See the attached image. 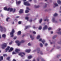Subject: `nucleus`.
Masks as SVG:
<instances>
[{
	"label": "nucleus",
	"mask_w": 61,
	"mask_h": 61,
	"mask_svg": "<svg viewBox=\"0 0 61 61\" xmlns=\"http://www.w3.org/2000/svg\"><path fill=\"white\" fill-rule=\"evenodd\" d=\"M15 42L16 43H18L17 45L18 46H19L21 43H23L25 42V41L22 40L21 42H19V41H15Z\"/></svg>",
	"instance_id": "nucleus-1"
},
{
	"label": "nucleus",
	"mask_w": 61,
	"mask_h": 61,
	"mask_svg": "<svg viewBox=\"0 0 61 61\" xmlns=\"http://www.w3.org/2000/svg\"><path fill=\"white\" fill-rule=\"evenodd\" d=\"M35 51H37V52L38 54V53H39L40 52V54H41V55H43V54L42 52L41 51H40V49H39V48H38L36 50L33 51V52H35Z\"/></svg>",
	"instance_id": "nucleus-2"
},
{
	"label": "nucleus",
	"mask_w": 61,
	"mask_h": 61,
	"mask_svg": "<svg viewBox=\"0 0 61 61\" xmlns=\"http://www.w3.org/2000/svg\"><path fill=\"white\" fill-rule=\"evenodd\" d=\"M15 32L14 29H13L11 31V32L10 33V35L11 36V37H13L14 36V33Z\"/></svg>",
	"instance_id": "nucleus-3"
},
{
	"label": "nucleus",
	"mask_w": 61,
	"mask_h": 61,
	"mask_svg": "<svg viewBox=\"0 0 61 61\" xmlns=\"http://www.w3.org/2000/svg\"><path fill=\"white\" fill-rule=\"evenodd\" d=\"M24 5H27V6H30V4H29V2L28 1H26L24 3Z\"/></svg>",
	"instance_id": "nucleus-4"
},
{
	"label": "nucleus",
	"mask_w": 61,
	"mask_h": 61,
	"mask_svg": "<svg viewBox=\"0 0 61 61\" xmlns=\"http://www.w3.org/2000/svg\"><path fill=\"white\" fill-rule=\"evenodd\" d=\"M6 46H7V44L6 43H4L2 45V49H4L5 47H6Z\"/></svg>",
	"instance_id": "nucleus-5"
},
{
	"label": "nucleus",
	"mask_w": 61,
	"mask_h": 61,
	"mask_svg": "<svg viewBox=\"0 0 61 61\" xmlns=\"http://www.w3.org/2000/svg\"><path fill=\"white\" fill-rule=\"evenodd\" d=\"M19 55H20V56L21 57H23L24 56V55H25V53L24 52H21L19 54Z\"/></svg>",
	"instance_id": "nucleus-6"
},
{
	"label": "nucleus",
	"mask_w": 61,
	"mask_h": 61,
	"mask_svg": "<svg viewBox=\"0 0 61 61\" xmlns=\"http://www.w3.org/2000/svg\"><path fill=\"white\" fill-rule=\"evenodd\" d=\"M58 32H57V34H60V35H61V31H60L61 30V29L60 28H59L58 29Z\"/></svg>",
	"instance_id": "nucleus-7"
},
{
	"label": "nucleus",
	"mask_w": 61,
	"mask_h": 61,
	"mask_svg": "<svg viewBox=\"0 0 61 61\" xmlns=\"http://www.w3.org/2000/svg\"><path fill=\"white\" fill-rule=\"evenodd\" d=\"M10 10V12H12L13 11V9L12 8H11L10 7L8 8H7V11H9Z\"/></svg>",
	"instance_id": "nucleus-8"
},
{
	"label": "nucleus",
	"mask_w": 61,
	"mask_h": 61,
	"mask_svg": "<svg viewBox=\"0 0 61 61\" xmlns=\"http://www.w3.org/2000/svg\"><path fill=\"white\" fill-rule=\"evenodd\" d=\"M23 10L22 9H20L19 11V12L20 14H22V13H23Z\"/></svg>",
	"instance_id": "nucleus-9"
},
{
	"label": "nucleus",
	"mask_w": 61,
	"mask_h": 61,
	"mask_svg": "<svg viewBox=\"0 0 61 61\" xmlns=\"http://www.w3.org/2000/svg\"><path fill=\"white\" fill-rule=\"evenodd\" d=\"M0 28H1V32H2V31H4V28L5 29V27H2V26H0Z\"/></svg>",
	"instance_id": "nucleus-10"
},
{
	"label": "nucleus",
	"mask_w": 61,
	"mask_h": 61,
	"mask_svg": "<svg viewBox=\"0 0 61 61\" xmlns=\"http://www.w3.org/2000/svg\"><path fill=\"white\" fill-rule=\"evenodd\" d=\"M47 29V25H45L44 27H43V30H45V29Z\"/></svg>",
	"instance_id": "nucleus-11"
},
{
	"label": "nucleus",
	"mask_w": 61,
	"mask_h": 61,
	"mask_svg": "<svg viewBox=\"0 0 61 61\" xmlns=\"http://www.w3.org/2000/svg\"><path fill=\"white\" fill-rule=\"evenodd\" d=\"M31 51V50L30 49H27L25 51V52L27 53H29Z\"/></svg>",
	"instance_id": "nucleus-12"
},
{
	"label": "nucleus",
	"mask_w": 61,
	"mask_h": 61,
	"mask_svg": "<svg viewBox=\"0 0 61 61\" xmlns=\"http://www.w3.org/2000/svg\"><path fill=\"white\" fill-rule=\"evenodd\" d=\"M10 48V47L8 46L7 47V48L5 49L6 52Z\"/></svg>",
	"instance_id": "nucleus-13"
},
{
	"label": "nucleus",
	"mask_w": 61,
	"mask_h": 61,
	"mask_svg": "<svg viewBox=\"0 0 61 61\" xmlns=\"http://www.w3.org/2000/svg\"><path fill=\"white\" fill-rule=\"evenodd\" d=\"M20 51V49H16L15 50V52H17V53H18V52Z\"/></svg>",
	"instance_id": "nucleus-14"
},
{
	"label": "nucleus",
	"mask_w": 61,
	"mask_h": 61,
	"mask_svg": "<svg viewBox=\"0 0 61 61\" xmlns=\"http://www.w3.org/2000/svg\"><path fill=\"white\" fill-rule=\"evenodd\" d=\"M21 31H18L17 33V35H20L21 34Z\"/></svg>",
	"instance_id": "nucleus-15"
},
{
	"label": "nucleus",
	"mask_w": 61,
	"mask_h": 61,
	"mask_svg": "<svg viewBox=\"0 0 61 61\" xmlns=\"http://www.w3.org/2000/svg\"><path fill=\"white\" fill-rule=\"evenodd\" d=\"M13 48H10V50H9V52H11V51H12L13 50Z\"/></svg>",
	"instance_id": "nucleus-16"
},
{
	"label": "nucleus",
	"mask_w": 61,
	"mask_h": 61,
	"mask_svg": "<svg viewBox=\"0 0 61 61\" xmlns=\"http://www.w3.org/2000/svg\"><path fill=\"white\" fill-rule=\"evenodd\" d=\"M30 37L32 40H33L34 39V37H33V36H32V35H30Z\"/></svg>",
	"instance_id": "nucleus-17"
},
{
	"label": "nucleus",
	"mask_w": 61,
	"mask_h": 61,
	"mask_svg": "<svg viewBox=\"0 0 61 61\" xmlns=\"http://www.w3.org/2000/svg\"><path fill=\"white\" fill-rule=\"evenodd\" d=\"M52 20L53 22H55V23H56L57 21H56L55 19V18H52Z\"/></svg>",
	"instance_id": "nucleus-18"
},
{
	"label": "nucleus",
	"mask_w": 61,
	"mask_h": 61,
	"mask_svg": "<svg viewBox=\"0 0 61 61\" xmlns=\"http://www.w3.org/2000/svg\"><path fill=\"white\" fill-rule=\"evenodd\" d=\"M16 3L17 4H19L21 3V1H19L18 2H17V1H16Z\"/></svg>",
	"instance_id": "nucleus-19"
},
{
	"label": "nucleus",
	"mask_w": 61,
	"mask_h": 61,
	"mask_svg": "<svg viewBox=\"0 0 61 61\" xmlns=\"http://www.w3.org/2000/svg\"><path fill=\"white\" fill-rule=\"evenodd\" d=\"M35 8H38L39 7V5H38L37 6H36V5H35L34 6Z\"/></svg>",
	"instance_id": "nucleus-20"
},
{
	"label": "nucleus",
	"mask_w": 61,
	"mask_h": 61,
	"mask_svg": "<svg viewBox=\"0 0 61 61\" xmlns=\"http://www.w3.org/2000/svg\"><path fill=\"white\" fill-rule=\"evenodd\" d=\"M41 42L43 44H44V43H45V42H46V41H45V40H43L42 41H41Z\"/></svg>",
	"instance_id": "nucleus-21"
},
{
	"label": "nucleus",
	"mask_w": 61,
	"mask_h": 61,
	"mask_svg": "<svg viewBox=\"0 0 61 61\" xmlns=\"http://www.w3.org/2000/svg\"><path fill=\"white\" fill-rule=\"evenodd\" d=\"M31 57H32V56H28V59H30Z\"/></svg>",
	"instance_id": "nucleus-22"
},
{
	"label": "nucleus",
	"mask_w": 61,
	"mask_h": 61,
	"mask_svg": "<svg viewBox=\"0 0 61 61\" xmlns=\"http://www.w3.org/2000/svg\"><path fill=\"white\" fill-rule=\"evenodd\" d=\"M42 26H40L39 27L38 29H39V30H41V29H42Z\"/></svg>",
	"instance_id": "nucleus-23"
},
{
	"label": "nucleus",
	"mask_w": 61,
	"mask_h": 61,
	"mask_svg": "<svg viewBox=\"0 0 61 61\" xmlns=\"http://www.w3.org/2000/svg\"><path fill=\"white\" fill-rule=\"evenodd\" d=\"M54 5L55 6H58V4L56 3H55L54 4Z\"/></svg>",
	"instance_id": "nucleus-24"
},
{
	"label": "nucleus",
	"mask_w": 61,
	"mask_h": 61,
	"mask_svg": "<svg viewBox=\"0 0 61 61\" xmlns=\"http://www.w3.org/2000/svg\"><path fill=\"white\" fill-rule=\"evenodd\" d=\"M57 37V35H55L53 37V39H54L55 38H56Z\"/></svg>",
	"instance_id": "nucleus-25"
},
{
	"label": "nucleus",
	"mask_w": 61,
	"mask_h": 61,
	"mask_svg": "<svg viewBox=\"0 0 61 61\" xmlns=\"http://www.w3.org/2000/svg\"><path fill=\"white\" fill-rule=\"evenodd\" d=\"M4 10H5V11H6V10H7V8L6 7H5L4 8Z\"/></svg>",
	"instance_id": "nucleus-26"
},
{
	"label": "nucleus",
	"mask_w": 61,
	"mask_h": 61,
	"mask_svg": "<svg viewBox=\"0 0 61 61\" xmlns=\"http://www.w3.org/2000/svg\"><path fill=\"white\" fill-rule=\"evenodd\" d=\"M57 2L59 4H61V2L60 0H58Z\"/></svg>",
	"instance_id": "nucleus-27"
},
{
	"label": "nucleus",
	"mask_w": 61,
	"mask_h": 61,
	"mask_svg": "<svg viewBox=\"0 0 61 61\" xmlns=\"http://www.w3.org/2000/svg\"><path fill=\"white\" fill-rule=\"evenodd\" d=\"M40 37V35H38L37 36V39H39Z\"/></svg>",
	"instance_id": "nucleus-28"
},
{
	"label": "nucleus",
	"mask_w": 61,
	"mask_h": 61,
	"mask_svg": "<svg viewBox=\"0 0 61 61\" xmlns=\"http://www.w3.org/2000/svg\"><path fill=\"white\" fill-rule=\"evenodd\" d=\"M53 16H57V14L55 13L53 15Z\"/></svg>",
	"instance_id": "nucleus-29"
},
{
	"label": "nucleus",
	"mask_w": 61,
	"mask_h": 61,
	"mask_svg": "<svg viewBox=\"0 0 61 61\" xmlns=\"http://www.w3.org/2000/svg\"><path fill=\"white\" fill-rule=\"evenodd\" d=\"M40 46H41V47H43V44H42L41 43H40Z\"/></svg>",
	"instance_id": "nucleus-30"
},
{
	"label": "nucleus",
	"mask_w": 61,
	"mask_h": 61,
	"mask_svg": "<svg viewBox=\"0 0 61 61\" xmlns=\"http://www.w3.org/2000/svg\"><path fill=\"white\" fill-rule=\"evenodd\" d=\"M2 36L3 37H5V34H3L2 35Z\"/></svg>",
	"instance_id": "nucleus-31"
},
{
	"label": "nucleus",
	"mask_w": 61,
	"mask_h": 61,
	"mask_svg": "<svg viewBox=\"0 0 61 61\" xmlns=\"http://www.w3.org/2000/svg\"><path fill=\"white\" fill-rule=\"evenodd\" d=\"M29 18L28 17H25V19L27 20V21H28V19Z\"/></svg>",
	"instance_id": "nucleus-32"
},
{
	"label": "nucleus",
	"mask_w": 61,
	"mask_h": 61,
	"mask_svg": "<svg viewBox=\"0 0 61 61\" xmlns=\"http://www.w3.org/2000/svg\"><path fill=\"white\" fill-rule=\"evenodd\" d=\"M9 19H10V18H9V17H8L6 18V21H7V22H8V20Z\"/></svg>",
	"instance_id": "nucleus-33"
},
{
	"label": "nucleus",
	"mask_w": 61,
	"mask_h": 61,
	"mask_svg": "<svg viewBox=\"0 0 61 61\" xmlns=\"http://www.w3.org/2000/svg\"><path fill=\"white\" fill-rule=\"evenodd\" d=\"M42 21V19H41L39 21V23L40 24H41V22Z\"/></svg>",
	"instance_id": "nucleus-34"
},
{
	"label": "nucleus",
	"mask_w": 61,
	"mask_h": 61,
	"mask_svg": "<svg viewBox=\"0 0 61 61\" xmlns=\"http://www.w3.org/2000/svg\"><path fill=\"white\" fill-rule=\"evenodd\" d=\"M29 12V11L27 10H26L25 11V13H28Z\"/></svg>",
	"instance_id": "nucleus-35"
},
{
	"label": "nucleus",
	"mask_w": 61,
	"mask_h": 61,
	"mask_svg": "<svg viewBox=\"0 0 61 61\" xmlns=\"http://www.w3.org/2000/svg\"><path fill=\"white\" fill-rule=\"evenodd\" d=\"M0 59L3 60V56H1L0 57Z\"/></svg>",
	"instance_id": "nucleus-36"
},
{
	"label": "nucleus",
	"mask_w": 61,
	"mask_h": 61,
	"mask_svg": "<svg viewBox=\"0 0 61 61\" xmlns=\"http://www.w3.org/2000/svg\"><path fill=\"white\" fill-rule=\"evenodd\" d=\"M10 57H8L7 58V60H9V59H10Z\"/></svg>",
	"instance_id": "nucleus-37"
},
{
	"label": "nucleus",
	"mask_w": 61,
	"mask_h": 61,
	"mask_svg": "<svg viewBox=\"0 0 61 61\" xmlns=\"http://www.w3.org/2000/svg\"><path fill=\"white\" fill-rule=\"evenodd\" d=\"M3 56H7V54H4L3 55Z\"/></svg>",
	"instance_id": "nucleus-38"
},
{
	"label": "nucleus",
	"mask_w": 61,
	"mask_h": 61,
	"mask_svg": "<svg viewBox=\"0 0 61 61\" xmlns=\"http://www.w3.org/2000/svg\"><path fill=\"white\" fill-rule=\"evenodd\" d=\"M45 6L44 7V8H45L47 6V4H45Z\"/></svg>",
	"instance_id": "nucleus-39"
},
{
	"label": "nucleus",
	"mask_w": 61,
	"mask_h": 61,
	"mask_svg": "<svg viewBox=\"0 0 61 61\" xmlns=\"http://www.w3.org/2000/svg\"><path fill=\"white\" fill-rule=\"evenodd\" d=\"M18 24H21V22L20 21H19L18 22Z\"/></svg>",
	"instance_id": "nucleus-40"
},
{
	"label": "nucleus",
	"mask_w": 61,
	"mask_h": 61,
	"mask_svg": "<svg viewBox=\"0 0 61 61\" xmlns=\"http://www.w3.org/2000/svg\"><path fill=\"white\" fill-rule=\"evenodd\" d=\"M40 58L38 57V58L37 59V61H39V59H40Z\"/></svg>",
	"instance_id": "nucleus-41"
},
{
	"label": "nucleus",
	"mask_w": 61,
	"mask_h": 61,
	"mask_svg": "<svg viewBox=\"0 0 61 61\" xmlns=\"http://www.w3.org/2000/svg\"><path fill=\"white\" fill-rule=\"evenodd\" d=\"M13 10V13H14V12L15 11V9Z\"/></svg>",
	"instance_id": "nucleus-42"
},
{
	"label": "nucleus",
	"mask_w": 61,
	"mask_h": 61,
	"mask_svg": "<svg viewBox=\"0 0 61 61\" xmlns=\"http://www.w3.org/2000/svg\"><path fill=\"white\" fill-rule=\"evenodd\" d=\"M28 46H31V44L30 43H29L28 44Z\"/></svg>",
	"instance_id": "nucleus-43"
},
{
	"label": "nucleus",
	"mask_w": 61,
	"mask_h": 61,
	"mask_svg": "<svg viewBox=\"0 0 61 61\" xmlns=\"http://www.w3.org/2000/svg\"><path fill=\"white\" fill-rule=\"evenodd\" d=\"M52 29V28H51V27H49L48 28V30H51V29Z\"/></svg>",
	"instance_id": "nucleus-44"
},
{
	"label": "nucleus",
	"mask_w": 61,
	"mask_h": 61,
	"mask_svg": "<svg viewBox=\"0 0 61 61\" xmlns=\"http://www.w3.org/2000/svg\"><path fill=\"white\" fill-rule=\"evenodd\" d=\"M16 53H15V52H13L12 53V54L13 55H14V54H15Z\"/></svg>",
	"instance_id": "nucleus-45"
},
{
	"label": "nucleus",
	"mask_w": 61,
	"mask_h": 61,
	"mask_svg": "<svg viewBox=\"0 0 61 61\" xmlns=\"http://www.w3.org/2000/svg\"><path fill=\"white\" fill-rule=\"evenodd\" d=\"M28 28V26H26L25 27V29H27V28Z\"/></svg>",
	"instance_id": "nucleus-46"
},
{
	"label": "nucleus",
	"mask_w": 61,
	"mask_h": 61,
	"mask_svg": "<svg viewBox=\"0 0 61 61\" xmlns=\"http://www.w3.org/2000/svg\"><path fill=\"white\" fill-rule=\"evenodd\" d=\"M33 33L34 34H36V32L35 31H34L33 32Z\"/></svg>",
	"instance_id": "nucleus-47"
},
{
	"label": "nucleus",
	"mask_w": 61,
	"mask_h": 61,
	"mask_svg": "<svg viewBox=\"0 0 61 61\" xmlns=\"http://www.w3.org/2000/svg\"><path fill=\"white\" fill-rule=\"evenodd\" d=\"M12 44V42L11 41L9 43V45H11Z\"/></svg>",
	"instance_id": "nucleus-48"
},
{
	"label": "nucleus",
	"mask_w": 61,
	"mask_h": 61,
	"mask_svg": "<svg viewBox=\"0 0 61 61\" xmlns=\"http://www.w3.org/2000/svg\"><path fill=\"white\" fill-rule=\"evenodd\" d=\"M26 9L27 10H30V9L29 8H28V7H27L26 8Z\"/></svg>",
	"instance_id": "nucleus-49"
},
{
	"label": "nucleus",
	"mask_w": 61,
	"mask_h": 61,
	"mask_svg": "<svg viewBox=\"0 0 61 61\" xmlns=\"http://www.w3.org/2000/svg\"><path fill=\"white\" fill-rule=\"evenodd\" d=\"M30 22H31H31H32V19L30 20Z\"/></svg>",
	"instance_id": "nucleus-50"
},
{
	"label": "nucleus",
	"mask_w": 61,
	"mask_h": 61,
	"mask_svg": "<svg viewBox=\"0 0 61 61\" xmlns=\"http://www.w3.org/2000/svg\"><path fill=\"white\" fill-rule=\"evenodd\" d=\"M16 39V37H15L14 38V39Z\"/></svg>",
	"instance_id": "nucleus-51"
},
{
	"label": "nucleus",
	"mask_w": 61,
	"mask_h": 61,
	"mask_svg": "<svg viewBox=\"0 0 61 61\" xmlns=\"http://www.w3.org/2000/svg\"><path fill=\"white\" fill-rule=\"evenodd\" d=\"M59 56H60V55H59L57 56V57H58V58L59 57Z\"/></svg>",
	"instance_id": "nucleus-52"
},
{
	"label": "nucleus",
	"mask_w": 61,
	"mask_h": 61,
	"mask_svg": "<svg viewBox=\"0 0 61 61\" xmlns=\"http://www.w3.org/2000/svg\"><path fill=\"white\" fill-rule=\"evenodd\" d=\"M19 16H17L16 17V18H19Z\"/></svg>",
	"instance_id": "nucleus-53"
},
{
	"label": "nucleus",
	"mask_w": 61,
	"mask_h": 61,
	"mask_svg": "<svg viewBox=\"0 0 61 61\" xmlns=\"http://www.w3.org/2000/svg\"><path fill=\"white\" fill-rule=\"evenodd\" d=\"M41 40H42V39L41 38L39 40V41H41Z\"/></svg>",
	"instance_id": "nucleus-54"
},
{
	"label": "nucleus",
	"mask_w": 61,
	"mask_h": 61,
	"mask_svg": "<svg viewBox=\"0 0 61 61\" xmlns=\"http://www.w3.org/2000/svg\"><path fill=\"white\" fill-rule=\"evenodd\" d=\"M13 61H16V60L14 59H13Z\"/></svg>",
	"instance_id": "nucleus-55"
},
{
	"label": "nucleus",
	"mask_w": 61,
	"mask_h": 61,
	"mask_svg": "<svg viewBox=\"0 0 61 61\" xmlns=\"http://www.w3.org/2000/svg\"><path fill=\"white\" fill-rule=\"evenodd\" d=\"M26 1V0H23V2H25Z\"/></svg>",
	"instance_id": "nucleus-56"
},
{
	"label": "nucleus",
	"mask_w": 61,
	"mask_h": 61,
	"mask_svg": "<svg viewBox=\"0 0 61 61\" xmlns=\"http://www.w3.org/2000/svg\"><path fill=\"white\" fill-rule=\"evenodd\" d=\"M47 43H46L45 44V46H47Z\"/></svg>",
	"instance_id": "nucleus-57"
},
{
	"label": "nucleus",
	"mask_w": 61,
	"mask_h": 61,
	"mask_svg": "<svg viewBox=\"0 0 61 61\" xmlns=\"http://www.w3.org/2000/svg\"><path fill=\"white\" fill-rule=\"evenodd\" d=\"M33 28H36V27H35L34 26L33 27Z\"/></svg>",
	"instance_id": "nucleus-58"
},
{
	"label": "nucleus",
	"mask_w": 61,
	"mask_h": 61,
	"mask_svg": "<svg viewBox=\"0 0 61 61\" xmlns=\"http://www.w3.org/2000/svg\"><path fill=\"white\" fill-rule=\"evenodd\" d=\"M46 20H47V19H45V20H44V21H46Z\"/></svg>",
	"instance_id": "nucleus-59"
},
{
	"label": "nucleus",
	"mask_w": 61,
	"mask_h": 61,
	"mask_svg": "<svg viewBox=\"0 0 61 61\" xmlns=\"http://www.w3.org/2000/svg\"><path fill=\"white\" fill-rule=\"evenodd\" d=\"M24 36H25V35H22V37H24Z\"/></svg>",
	"instance_id": "nucleus-60"
},
{
	"label": "nucleus",
	"mask_w": 61,
	"mask_h": 61,
	"mask_svg": "<svg viewBox=\"0 0 61 61\" xmlns=\"http://www.w3.org/2000/svg\"><path fill=\"white\" fill-rule=\"evenodd\" d=\"M46 20L47 21V22H48V21H49V20L47 19Z\"/></svg>",
	"instance_id": "nucleus-61"
},
{
	"label": "nucleus",
	"mask_w": 61,
	"mask_h": 61,
	"mask_svg": "<svg viewBox=\"0 0 61 61\" xmlns=\"http://www.w3.org/2000/svg\"><path fill=\"white\" fill-rule=\"evenodd\" d=\"M53 31L51 32V34H53Z\"/></svg>",
	"instance_id": "nucleus-62"
},
{
	"label": "nucleus",
	"mask_w": 61,
	"mask_h": 61,
	"mask_svg": "<svg viewBox=\"0 0 61 61\" xmlns=\"http://www.w3.org/2000/svg\"><path fill=\"white\" fill-rule=\"evenodd\" d=\"M4 31L5 32V31H6V29H5V30H4Z\"/></svg>",
	"instance_id": "nucleus-63"
},
{
	"label": "nucleus",
	"mask_w": 61,
	"mask_h": 61,
	"mask_svg": "<svg viewBox=\"0 0 61 61\" xmlns=\"http://www.w3.org/2000/svg\"><path fill=\"white\" fill-rule=\"evenodd\" d=\"M25 61H29L28 60H25Z\"/></svg>",
	"instance_id": "nucleus-64"
}]
</instances>
